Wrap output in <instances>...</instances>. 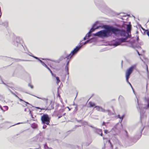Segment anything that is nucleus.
<instances>
[{"instance_id":"c03bdc74","label":"nucleus","mask_w":149,"mask_h":149,"mask_svg":"<svg viewBox=\"0 0 149 149\" xmlns=\"http://www.w3.org/2000/svg\"><path fill=\"white\" fill-rule=\"evenodd\" d=\"M24 102H25L26 104V106H27L26 104H30L29 103H28V102H26V101H24Z\"/></svg>"},{"instance_id":"3c124183","label":"nucleus","mask_w":149,"mask_h":149,"mask_svg":"<svg viewBox=\"0 0 149 149\" xmlns=\"http://www.w3.org/2000/svg\"><path fill=\"white\" fill-rule=\"evenodd\" d=\"M29 55L31 56H31H33L32 55V54L31 53V52H29V53L28 54Z\"/></svg>"},{"instance_id":"603ef678","label":"nucleus","mask_w":149,"mask_h":149,"mask_svg":"<svg viewBox=\"0 0 149 149\" xmlns=\"http://www.w3.org/2000/svg\"><path fill=\"white\" fill-rule=\"evenodd\" d=\"M116 126H114V127L113 128V129L114 130L115 129H116Z\"/></svg>"},{"instance_id":"f8f14e48","label":"nucleus","mask_w":149,"mask_h":149,"mask_svg":"<svg viewBox=\"0 0 149 149\" xmlns=\"http://www.w3.org/2000/svg\"><path fill=\"white\" fill-rule=\"evenodd\" d=\"M41 119L43 124H47V114H44L41 116Z\"/></svg>"},{"instance_id":"72a5a7b5","label":"nucleus","mask_w":149,"mask_h":149,"mask_svg":"<svg viewBox=\"0 0 149 149\" xmlns=\"http://www.w3.org/2000/svg\"><path fill=\"white\" fill-rule=\"evenodd\" d=\"M47 69H48L49 70V71H50V73L51 74H52V70L47 66Z\"/></svg>"},{"instance_id":"dca6fc26","label":"nucleus","mask_w":149,"mask_h":149,"mask_svg":"<svg viewBox=\"0 0 149 149\" xmlns=\"http://www.w3.org/2000/svg\"><path fill=\"white\" fill-rule=\"evenodd\" d=\"M143 129H144V127H143L140 131V134H140V135L138 137H137V136H135V139H136V141L138 140L141 137V134H142V132L143 130Z\"/></svg>"},{"instance_id":"a211bd4d","label":"nucleus","mask_w":149,"mask_h":149,"mask_svg":"<svg viewBox=\"0 0 149 149\" xmlns=\"http://www.w3.org/2000/svg\"><path fill=\"white\" fill-rule=\"evenodd\" d=\"M0 24L3 25L6 28L8 25V22L7 21H4Z\"/></svg>"},{"instance_id":"c85d7f7f","label":"nucleus","mask_w":149,"mask_h":149,"mask_svg":"<svg viewBox=\"0 0 149 149\" xmlns=\"http://www.w3.org/2000/svg\"><path fill=\"white\" fill-rule=\"evenodd\" d=\"M34 96L35 97H36L38 98L41 99H42V100H44V101H45L46 102H47V99H46L45 98H40V97H38L35 96Z\"/></svg>"},{"instance_id":"774afa93","label":"nucleus","mask_w":149,"mask_h":149,"mask_svg":"<svg viewBox=\"0 0 149 149\" xmlns=\"http://www.w3.org/2000/svg\"><path fill=\"white\" fill-rule=\"evenodd\" d=\"M79 126H79V125H76L75 126V127H79Z\"/></svg>"},{"instance_id":"79ce46f5","label":"nucleus","mask_w":149,"mask_h":149,"mask_svg":"<svg viewBox=\"0 0 149 149\" xmlns=\"http://www.w3.org/2000/svg\"><path fill=\"white\" fill-rule=\"evenodd\" d=\"M104 133L107 134L108 133V131L107 130H105L104 131Z\"/></svg>"},{"instance_id":"39448f33","label":"nucleus","mask_w":149,"mask_h":149,"mask_svg":"<svg viewBox=\"0 0 149 149\" xmlns=\"http://www.w3.org/2000/svg\"><path fill=\"white\" fill-rule=\"evenodd\" d=\"M76 54V53L73 50L71 51V53L67 55L66 56H61L58 59V62L59 63L63 59H65V58H67V59L69 60L71 59Z\"/></svg>"},{"instance_id":"4be33fe9","label":"nucleus","mask_w":149,"mask_h":149,"mask_svg":"<svg viewBox=\"0 0 149 149\" xmlns=\"http://www.w3.org/2000/svg\"><path fill=\"white\" fill-rule=\"evenodd\" d=\"M0 100L2 102L5 101L4 97L2 95H0Z\"/></svg>"},{"instance_id":"5fc2aeb1","label":"nucleus","mask_w":149,"mask_h":149,"mask_svg":"<svg viewBox=\"0 0 149 149\" xmlns=\"http://www.w3.org/2000/svg\"><path fill=\"white\" fill-rule=\"evenodd\" d=\"M46 147H47V144L45 143L44 145V148H45Z\"/></svg>"},{"instance_id":"473e14b6","label":"nucleus","mask_w":149,"mask_h":149,"mask_svg":"<svg viewBox=\"0 0 149 149\" xmlns=\"http://www.w3.org/2000/svg\"><path fill=\"white\" fill-rule=\"evenodd\" d=\"M3 107L6 108V110H7L8 109V107L7 106H4Z\"/></svg>"},{"instance_id":"8fccbe9b","label":"nucleus","mask_w":149,"mask_h":149,"mask_svg":"<svg viewBox=\"0 0 149 149\" xmlns=\"http://www.w3.org/2000/svg\"><path fill=\"white\" fill-rule=\"evenodd\" d=\"M52 74V75L53 76H54V77H55L56 75L54 74H53V73L51 74Z\"/></svg>"},{"instance_id":"2f4dec72","label":"nucleus","mask_w":149,"mask_h":149,"mask_svg":"<svg viewBox=\"0 0 149 149\" xmlns=\"http://www.w3.org/2000/svg\"><path fill=\"white\" fill-rule=\"evenodd\" d=\"M129 85H130V86L131 87V88H132L133 91L134 92V89L132 87V86L131 85V83L130 82L129 83H128Z\"/></svg>"},{"instance_id":"f3484780","label":"nucleus","mask_w":149,"mask_h":149,"mask_svg":"<svg viewBox=\"0 0 149 149\" xmlns=\"http://www.w3.org/2000/svg\"><path fill=\"white\" fill-rule=\"evenodd\" d=\"M126 30L128 32H130L131 30V26L130 24H127L126 25Z\"/></svg>"},{"instance_id":"ea45409f","label":"nucleus","mask_w":149,"mask_h":149,"mask_svg":"<svg viewBox=\"0 0 149 149\" xmlns=\"http://www.w3.org/2000/svg\"><path fill=\"white\" fill-rule=\"evenodd\" d=\"M2 83L3 84H4L6 85L7 87H9V86H8L6 85V84L3 81H2ZM9 87L12 88V87Z\"/></svg>"},{"instance_id":"f704fd0d","label":"nucleus","mask_w":149,"mask_h":149,"mask_svg":"<svg viewBox=\"0 0 149 149\" xmlns=\"http://www.w3.org/2000/svg\"><path fill=\"white\" fill-rule=\"evenodd\" d=\"M57 93H58V96L59 97H60V94L59 93V90H58V92H57Z\"/></svg>"},{"instance_id":"37998d69","label":"nucleus","mask_w":149,"mask_h":149,"mask_svg":"<svg viewBox=\"0 0 149 149\" xmlns=\"http://www.w3.org/2000/svg\"><path fill=\"white\" fill-rule=\"evenodd\" d=\"M21 123H18L16 124H15V125H12V126H14V125H18V124H21Z\"/></svg>"},{"instance_id":"b1692460","label":"nucleus","mask_w":149,"mask_h":149,"mask_svg":"<svg viewBox=\"0 0 149 149\" xmlns=\"http://www.w3.org/2000/svg\"><path fill=\"white\" fill-rule=\"evenodd\" d=\"M125 76L126 81L128 83H129L130 82L129 81V79L130 78V76L125 75Z\"/></svg>"},{"instance_id":"9d476101","label":"nucleus","mask_w":149,"mask_h":149,"mask_svg":"<svg viewBox=\"0 0 149 149\" xmlns=\"http://www.w3.org/2000/svg\"><path fill=\"white\" fill-rule=\"evenodd\" d=\"M48 102L49 106L47 107V110H50L54 108V102L53 100H48L47 99V103Z\"/></svg>"},{"instance_id":"de8ad7c7","label":"nucleus","mask_w":149,"mask_h":149,"mask_svg":"<svg viewBox=\"0 0 149 149\" xmlns=\"http://www.w3.org/2000/svg\"><path fill=\"white\" fill-rule=\"evenodd\" d=\"M20 101H23L24 102V101L22 100V99H20V98H19V99Z\"/></svg>"},{"instance_id":"423d86ee","label":"nucleus","mask_w":149,"mask_h":149,"mask_svg":"<svg viewBox=\"0 0 149 149\" xmlns=\"http://www.w3.org/2000/svg\"><path fill=\"white\" fill-rule=\"evenodd\" d=\"M23 42V40L21 38L19 37H17L13 42V44L16 46H18L19 45H20L23 48L24 46L22 44Z\"/></svg>"},{"instance_id":"4468645a","label":"nucleus","mask_w":149,"mask_h":149,"mask_svg":"<svg viewBox=\"0 0 149 149\" xmlns=\"http://www.w3.org/2000/svg\"><path fill=\"white\" fill-rule=\"evenodd\" d=\"M31 56L33 57V58H35V59L38 60L41 63L43 66L47 68V65L44 62H43L39 58L35 56Z\"/></svg>"},{"instance_id":"e433bc0d","label":"nucleus","mask_w":149,"mask_h":149,"mask_svg":"<svg viewBox=\"0 0 149 149\" xmlns=\"http://www.w3.org/2000/svg\"><path fill=\"white\" fill-rule=\"evenodd\" d=\"M47 127V126L46 125H44L43 127H42V128L43 129H45Z\"/></svg>"},{"instance_id":"58836bf2","label":"nucleus","mask_w":149,"mask_h":149,"mask_svg":"<svg viewBox=\"0 0 149 149\" xmlns=\"http://www.w3.org/2000/svg\"><path fill=\"white\" fill-rule=\"evenodd\" d=\"M118 118H120V120H121V116H120V115H118L117 116Z\"/></svg>"},{"instance_id":"7c9ffc66","label":"nucleus","mask_w":149,"mask_h":149,"mask_svg":"<svg viewBox=\"0 0 149 149\" xmlns=\"http://www.w3.org/2000/svg\"><path fill=\"white\" fill-rule=\"evenodd\" d=\"M28 86L30 87L31 88H33V86L30 84H29Z\"/></svg>"},{"instance_id":"bb28decb","label":"nucleus","mask_w":149,"mask_h":149,"mask_svg":"<svg viewBox=\"0 0 149 149\" xmlns=\"http://www.w3.org/2000/svg\"><path fill=\"white\" fill-rule=\"evenodd\" d=\"M108 142H109V143H110V146H111V148L112 149L113 148V146L112 143L111 142L110 140H109Z\"/></svg>"},{"instance_id":"c756f323","label":"nucleus","mask_w":149,"mask_h":149,"mask_svg":"<svg viewBox=\"0 0 149 149\" xmlns=\"http://www.w3.org/2000/svg\"><path fill=\"white\" fill-rule=\"evenodd\" d=\"M125 117V115H123V116H121V122H120V123H121L122 121V120L123 119V118H124V117Z\"/></svg>"},{"instance_id":"4c0bfd02","label":"nucleus","mask_w":149,"mask_h":149,"mask_svg":"<svg viewBox=\"0 0 149 149\" xmlns=\"http://www.w3.org/2000/svg\"><path fill=\"white\" fill-rule=\"evenodd\" d=\"M76 121L79 123H81V120H79L76 119Z\"/></svg>"},{"instance_id":"2eb2a0df","label":"nucleus","mask_w":149,"mask_h":149,"mask_svg":"<svg viewBox=\"0 0 149 149\" xmlns=\"http://www.w3.org/2000/svg\"><path fill=\"white\" fill-rule=\"evenodd\" d=\"M92 35L91 33H89V32H88L85 36V37L84 38V40H85L87 39H88Z\"/></svg>"},{"instance_id":"a19ab883","label":"nucleus","mask_w":149,"mask_h":149,"mask_svg":"<svg viewBox=\"0 0 149 149\" xmlns=\"http://www.w3.org/2000/svg\"><path fill=\"white\" fill-rule=\"evenodd\" d=\"M69 60H70V59H69ZM69 61H69V60L67 62L66 66H68L69 64Z\"/></svg>"},{"instance_id":"680f3d73","label":"nucleus","mask_w":149,"mask_h":149,"mask_svg":"<svg viewBox=\"0 0 149 149\" xmlns=\"http://www.w3.org/2000/svg\"><path fill=\"white\" fill-rule=\"evenodd\" d=\"M90 143H89L88 144H86V146H89V144H90Z\"/></svg>"},{"instance_id":"bf43d9fd","label":"nucleus","mask_w":149,"mask_h":149,"mask_svg":"<svg viewBox=\"0 0 149 149\" xmlns=\"http://www.w3.org/2000/svg\"><path fill=\"white\" fill-rule=\"evenodd\" d=\"M60 111L61 112H63V109H61L60 110Z\"/></svg>"},{"instance_id":"1a4fd4ad","label":"nucleus","mask_w":149,"mask_h":149,"mask_svg":"<svg viewBox=\"0 0 149 149\" xmlns=\"http://www.w3.org/2000/svg\"><path fill=\"white\" fill-rule=\"evenodd\" d=\"M95 108H96V109L98 111H101L104 112H107L108 113V115H111V113L110 110H105L103 109L102 107L99 106H95Z\"/></svg>"},{"instance_id":"f257e3e1","label":"nucleus","mask_w":149,"mask_h":149,"mask_svg":"<svg viewBox=\"0 0 149 149\" xmlns=\"http://www.w3.org/2000/svg\"><path fill=\"white\" fill-rule=\"evenodd\" d=\"M111 28V26H109L107 27V29L101 30L94 33V35L95 36L101 38L108 37L112 35L111 30L110 29Z\"/></svg>"},{"instance_id":"49530a36","label":"nucleus","mask_w":149,"mask_h":149,"mask_svg":"<svg viewBox=\"0 0 149 149\" xmlns=\"http://www.w3.org/2000/svg\"><path fill=\"white\" fill-rule=\"evenodd\" d=\"M8 90L12 94H14V93L12 92V91L8 88Z\"/></svg>"},{"instance_id":"5701e85b","label":"nucleus","mask_w":149,"mask_h":149,"mask_svg":"<svg viewBox=\"0 0 149 149\" xmlns=\"http://www.w3.org/2000/svg\"><path fill=\"white\" fill-rule=\"evenodd\" d=\"M65 70L67 72V74H69V67L68 66H66L65 67Z\"/></svg>"},{"instance_id":"a878e982","label":"nucleus","mask_w":149,"mask_h":149,"mask_svg":"<svg viewBox=\"0 0 149 149\" xmlns=\"http://www.w3.org/2000/svg\"><path fill=\"white\" fill-rule=\"evenodd\" d=\"M124 131H125V136L127 138H128V133H127V132L125 130H124Z\"/></svg>"},{"instance_id":"20e7f679","label":"nucleus","mask_w":149,"mask_h":149,"mask_svg":"<svg viewBox=\"0 0 149 149\" xmlns=\"http://www.w3.org/2000/svg\"><path fill=\"white\" fill-rule=\"evenodd\" d=\"M131 37V34H128L127 36L125 38H119L113 43V45L116 47L122 43L125 42L128 38H130Z\"/></svg>"},{"instance_id":"e2e57ef3","label":"nucleus","mask_w":149,"mask_h":149,"mask_svg":"<svg viewBox=\"0 0 149 149\" xmlns=\"http://www.w3.org/2000/svg\"><path fill=\"white\" fill-rule=\"evenodd\" d=\"M67 108H68L69 111H70L71 110L70 108L69 107H67Z\"/></svg>"},{"instance_id":"412c9836","label":"nucleus","mask_w":149,"mask_h":149,"mask_svg":"<svg viewBox=\"0 0 149 149\" xmlns=\"http://www.w3.org/2000/svg\"><path fill=\"white\" fill-rule=\"evenodd\" d=\"M31 127L34 129H36L38 127V125L37 124L33 123L31 125Z\"/></svg>"},{"instance_id":"393cba45","label":"nucleus","mask_w":149,"mask_h":149,"mask_svg":"<svg viewBox=\"0 0 149 149\" xmlns=\"http://www.w3.org/2000/svg\"><path fill=\"white\" fill-rule=\"evenodd\" d=\"M56 80L57 81L56 83L57 84H58V83H59L60 81V80L59 79V78L58 77H56Z\"/></svg>"},{"instance_id":"6ab92c4d","label":"nucleus","mask_w":149,"mask_h":149,"mask_svg":"<svg viewBox=\"0 0 149 149\" xmlns=\"http://www.w3.org/2000/svg\"><path fill=\"white\" fill-rule=\"evenodd\" d=\"M49 123H50V118L48 116V115H47V125H49L50 126V125L49 124ZM51 125L52 126L54 125L51 124Z\"/></svg>"},{"instance_id":"4d7b16f0","label":"nucleus","mask_w":149,"mask_h":149,"mask_svg":"<svg viewBox=\"0 0 149 149\" xmlns=\"http://www.w3.org/2000/svg\"><path fill=\"white\" fill-rule=\"evenodd\" d=\"M62 115H61V116H58V118H60L61 117H62Z\"/></svg>"},{"instance_id":"864d4df0","label":"nucleus","mask_w":149,"mask_h":149,"mask_svg":"<svg viewBox=\"0 0 149 149\" xmlns=\"http://www.w3.org/2000/svg\"><path fill=\"white\" fill-rule=\"evenodd\" d=\"M14 95H15V97H17V98H18L19 99V98H20L17 95H16L15 94H14Z\"/></svg>"},{"instance_id":"9b49d317","label":"nucleus","mask_w":149,"mask_h":149,"mask_svg":"<svg viewBox=\"0 0 149 149\" xmlns=\"http://www.w3.org/2000/svg\"><path fill=\"white\" fill-rule=\"evenodd\" d=\"M141 60L143 62L144 64L146 65L147 73L148 77L149 71L148 70V67L147 64H148L149 63V60L146 58H145V61H144L143 59H141Z\"/></svg>"},{"instance_id":"f03ea898","label":"nucleus","mask_w":149,"mask_h":149,"mask_svg":"<svg viewBox=\"0 0 149 149\" xmlns=\"http://www.w3.org/2000/svg\"><path fill=\"white\" fill-rule=\"evenodd\" d=\"M111 30L112 34L113 33L116 35H120L121 36L126 37L128 34H131L130 33H127L124 30L120 29L118 28L114 27L111 26V28L110 29Z\"/></svg>"},{"instance_id":"7ed1b4c3","label":"nucleus","mask_w":149,"mask_h":149,"mask_svg":"<svg viewBox=\"0 0 149 149\" xmlns=\"http://www.w3.org/2000/svg\"><path fill=\"white\" fill-rule=\"evenodd\" d=\"M95 39L94 38H92L89 39L85 41L84 42H82V44L81 45V43H79V46H77L74 49V50L76 54L79 51L83 45L88 43H92L94 41Z\"/></svg>"},{"instance_id":"c9c22d12","label":"nucleus","mask_w":149,"mask_h":149,"mask_svg":"<svg viewBox=\"0 0 149 149\" xmlns=\"http://www.w3.org/2000/svg\"><path fill=\"white\" fill-rule=\"evenodd\" d=\"M126 15L128 16V17L130 16V15H122L121 16H123V17H125L126 16Z\"/></svg>"},{"instance_id":"0e129e2a","label":"nucleus","mask_w":149,"mask_h":149,"mask_svg":"<svg viewBox=\"0 0 149 149\" xmlns=\"http://www.w3.org/2000/svg\"><path fill=\"white\" fill-rule=\"evenodd\" d=\"M29 111H29V113H30V114L31 115V114H32L31 112V111L30 110H29Z\"/></svg>"},{"instance_id":"aec40b11","label":"nucleus","mask_w":149,"mask_h":149,"mask_svg":"<svg viewBox=\"0 0 149 149\" xmlns=\"http://www.w3.org/2000/svg\"><path fill=\"white\" fill-rule=\"evenodd\" d=\"M89 104L90 105V107H94V108H95V106H96L94 103L91 102H89Z\"/></svg>"},{"instance_id":"69168bd1","label":"nucleus","mask_w":149,"mask_h":149,"mask_svg":"<svg viewBox=\"0 0 149 149\" xmlns=\"http://www.w3.org/2000/svg\"><path fill=\"white\" fill-rule=\"evenodd\" d=\"M21 60L20 59H17V61H20Z\"/></svg>"},{"instance_id":"052dcab7","label":"nucleus","mask_w":149,"mask_h":149,"mask_svg":"<svg viewBox=\"0 0 149 149\" xmlns=\"http://www.w3.org/2000/svg\"><path fill=\"white\" fill-rule=\"evenodd\" d=\"M105 123L104 122H103V123H102V125H105Z\"/></svg>"},{"instance_id":"6e6552de","label":"nucleus","mask_w":149,"mask_h":149,"mask_svg":"<svg viewBox=\"0 0 149 149\" xmlns=\"http://www.w3.org/2000/svg\"><path fill=\"white\" fill-rule=\"evenodd\" d=\"M136 65H132L127 70L126 73L125 75L130 76L131 74L132 73L134 69L136 68Z\"/></svg>"},{"instance_id":"09e8293b","label":"nucleus","mask_w":149,"mask_h":149,"mask_svg":"<svg viewBox=\"0 0 149 149\" xmlns=\"http://www.w3.org/2000/svg\"><path fill=\"white\" fill-rule=\"evenodd\" d=\"M140 26H141L142 29H143V30L146 31V30L144 29H143L142 27L140 25Z\"/></svg>"},{"instance_id":"0eeeda50","label":"nucleus","mask_w":149,"mask_h":149,"mask_svg":"<svg viewBox=\"0 0 149 149\" xmlns=\"http://www.w3.org/2000/svg\"><path fill=\"white\" fill-rule=\"evenodd\" d=\"M99 22L98 21H96L95 23L93 25L92 28L90 29L89 31L88 32H89V33H91L93 32L96 29H98L99 27H101L102 28H104L105 27V25H103L101 26H97L96 28L95 27L97 25L98 23Z\"/></svg>"},{"instance_id":"ddd939ff","label":"nucleus","mask_w":149,"mask_h":149,"mask_svg":"<svg viewBox=\"0 0 149 149\" xmlns=\"http://www.w3.org/2000/svg\"><path fill=\"white\" fill-rule=\"evenodd\" d=\"M94 132L97 134L100 135L101 136H103L102 130L101 129L95 128Z\"/></svg>"},{"instance_id":"a18cd8bd","label":"nucleus","mask_w":149,"mask_h":149,"mask_svg":"<svg viewBox=\"0 0 149 149\" xmlns=\"http://www.w3.org/2000/svg\"><path fill=\"white\" fill-rule=\"evenodd\" d=\"M136 51H137V54H138V55L139 56H141V54L139 53V52L138 51V50H137Z\"/></svg>"},{"instance_id":"cd10ccee","label":"nucleus","mask_w":149,"mask_h":149,"mask_svg":"<svg viewBox=\"0 0 149 149\" xmlns=\"http://www.w3.org/2000/svg\"><path fill=\"white\" fill-rule=\"evenodd\" d=\"M76 106L75 107V109L74 111V113L76 112L78 110L77 105L76 104Z\"/></svg>"},{"instance_id":"338daca9","label":"nucleus","mask_w":149,"mask_h":149,"mask_svg":"<svg viewBox=\"0 0 149 149\" xmlns=\"http://www.w3.org/2000/svg\"><path fill=\"white\" fill-rule=\"evenodd\" d=\"M10 60H13L14 59H13L12 58H10Z\"/></svg>"},{"instance_id":"13d9d810","label":"nucleus","mask_w":149,"mask_h":149,"mask_svg":"<svg viewBox=\"0 0 149 149\" xmlns=\"http://www.w3.org/2000/svg\"><path fill=\"white\" fill-rule=\"evenodd\" d=\"M47 149H53L52 148H50L47 146Z\"/></svg>"},{"instance_id":"6e6d98bb","label":"nucleus","mask_w":149,"mask_h":149,"mask_svg":"<svg viewBox=\"0 0 149 149\" xmlns=\"http://www.w3.org/2000/svg\"><path fill=\"white\" fill-rule=\"evenodd\" d=\"M139 40V36H137V41H138Z\"/></svg>"}]
</instances>
